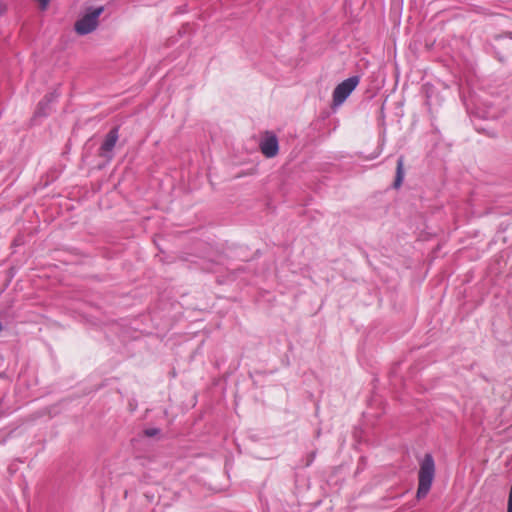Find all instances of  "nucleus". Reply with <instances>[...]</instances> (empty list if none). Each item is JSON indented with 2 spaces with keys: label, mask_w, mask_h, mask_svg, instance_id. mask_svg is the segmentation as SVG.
<instances>
[{
  "label": "nucleus",
  "mask_w": 512,
  "mask_h": 512,
  "mask_svg": "<svg viewBox=\"0 0 512 512\" xmlns=\"http://www.w3.org/2000/svg\"><path fill=\"white\" fill-rule=\"evenodd\" d=\"M435 476V463L434 459L430 454H426L420 463L419 470V484L417 490V497H425L432 486Z\"/></svg>",
  "instance_id": "nucleus-1"
},
{
  "label": "nucleus",
  "mask_w": 512,
  "mask_h": 512,
  "mask_svg": "<svg viewBox=\"0 0 512 512\" xmlns=\"http://www.w3.org/2000/svg\"><path fill=\"white\" fill-rule=\"evenodd\" d=\"M104 7H90L86 10L85 14L76 21L75 31L79 35H87L98 27V19L103 13Z\"/></svg>",
  "instance_id": "nucleus-2"
},
{
  "label": "nucleus",
  "mask_w": 512,
  "mask_h": 512,
  "mask_svg": "<svg viewBox=\"0 0 512 512\" xmlns=\"http://www.w3.org/2000/svg\"><path fill=\"white\" fill-rule=\"evenodd\" d=\"M359 82L358 76H351L339 83L333 90L331 107L333 109L340 107L356 89Z\"/></svg>",
  "instance_id": "nucleus-3"
},
{
  "label": "nucleus",
  "mask_w": 512,
  "mask_h": 512,
  "mask_svg": "<svg viewBox=\"0 0 512 512\" xmlns=\"http://www.w3.org/2000/svg\"><path fill=\"white\" fill-rule=\"evenodd\" d=\"M262 154L267 158L275 157L279 152L278 138L273 132H266L259 144Z\"/></svg>",
  "instance_id": "nucleus-4"
},
{
  "label": "nucleus",
  "mask_w": 512,
  "mask_h": 512,
  "mask_svg": "<svg viewBox=\"0 0 512 512\" xmlns=\"http://www.w3.org/2000/svg\"><path fill=\"white\" fill-rule=\"evenodd\" d=\"M117 140H118V129L114 128L107 134V136L101 146V149L104 152H111L113 150V148L115 147Z\"/></svg>",
  "instance_id": "nucleus-5"
},
{
  "label": "nucleus",
  "mask_w": 512,
  "mask_h": 512,
  "mask_svg": "<svg viewBox=\"0 0 512 512\" xmlns=\"http://www.w3.org/2000/svg\"><path fill=\"white\" fill-rule=\"evenodd\" d=\"M404 178V160L403 157H400L397 161V169H396V178L394 182V186L399 188L402 184Z\"/></svg>",
  "instance_id": "nucleus-6"
},
{
  "label": "nucleus",
  "mask_w": 512,
  "mask_h": 512,
  "mask_svg": "<svg viewBox=\"0 0 512 512\" xmlns=\"http://www.w3.org/2000/svg\"><path fill=\"white\" fill-rule=\"evenodd\" d=\"M40 3V8L45 10L48 7V4L51 0H38Z\"/></svg>",
  "instance_id": "nucleus-7"
},
{
  "label": "nucleus",
  "mask_w": 512,
  "mask_h": 512,
  "mask_svg": "<svg viewBox=\"0 0 512 512\" xmlns=\"http://www.w3.org/2000/svg\"><path fill=\"white\" fill-rule=\"evenodd\" d=\"M157 432H158L157 429H148V430H146V434L148 436H154V435H156Z\"/></svg>",
  "instance_id": "nucleus-8"
},
{
  "label": "nucleus",
  "mask_w": 512,
  "mask_h": 512,
  "mask_svg": "<svg viewBox=\"0 0 512 512\" xmlns=\"http://www.w3.org/2000/svg\"><path fill=\"white\" fill-rule=\"evenodd\" d=\"M508 506H512V494L509 493Z\"/></svg>",
  "instance_id": "nucleus-9"
},
{
  "label": "nucleus",
  "mask_w": 512,
  "mask_h": 512,
  "mask_svg": "<svg viewBox=\"0 0 512 512\" xmlns=\"http://www.w3.org/2000/svg\"><path fill=\"white\" fill-rule=\"evenodd\" d=\"M507 512H512V506H508V511Z\"/></svg>",
  "instance_id": "nucleus-10"
}]
</instances>
